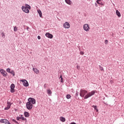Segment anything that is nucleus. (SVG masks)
Segmentation results:
<instances>
[{
    "mask_svg": "<svg viewBox=\"0 0 124 124\" xmlns=\"http://www.w3.org/2000/svg\"><path fill=\"white\" fill-rule=\"evenodd\" d=\"M95 91H92L88 93V91L83 89H81L79 92V95L81 97H84V99H87L91 96L94 95Z\"/></svg>",
    "mask_w": 124,
    "mask_h": 124,
    "instance_id": "f257e3e1",
    "label": "nucleus"
},
{
    "mask_svg": "<svg viewBox=\"0 0 124 124\" xmlns=\"http://www.w3.org/2000/svg\"><path fill=\"white\" fill-rule=\"evenodd\" d=\"M31 7L30 5L26 4L25 6H23L22 7V9L24 12H25V13H29L30 9Z\"/></svg>",
    "mask_w": 124,
    "mask_h": 124,
    "instance_id": "f03ea898",
    "label": "nucleus"
},
{
    "mask_svg": "<svg viewBox=\"0 0 124 124\" xmlns=\"http://www.w3.org/2000/svg\"><path fill=\"white\" fill-rule=\"evenodd\" d=\"M83 29L85 31L89 32L90 30V27L88 24H85L83 26Z\"/></svg>",
    "mask_w": 124,
    "mask_h": 124,
    "instance_id": "7ed1b4c3",
    "label": "nucleus"
},
{
    "mask_svg": "<svg viewBox=\"0 0 124 124\" xmlns=\"http://www.w3.org/2000/svg\"><path fill=\"white\" fill-rule=\"evenodd\" d=\"M28 101V102L30 103L32 105H35L36 104V100L33 98H29Z\"/></svg>",
    "mask_w": 124,
    "mask_h": 124,
    "instance_id": "20e7f679",
    "label": "nucleus"
},
{
    "mask_svg": "<svg viewBox=\"0 0 124 124\" xmlns=\"http://www.w3.org/2000/svg\"><path fill=\"white\" fill-rule=\"evenodd\" d=\"M26 107L28 110H31L33 107V105L31 103L28 102L26 104Z\"/></svg>",
    "mask_w": 124,
    "mask_h": 124,
    "instance_id": "39448f33",
    "label": "nucleus"
},
{
    "mask_svg": "<svg viewBox=\"0 0 124 124\" xmlns=\"http://www.w3.org/2000/svg\"><path fill=\"white\" fill-rule=\"evenodd\" d=\"M20 81L23 83V85L24 86H25V87H28L29 86V83H28V81L26 80H25V79L21 80Z\"/></svg>",
    "mask_w": 124,
    "mask_h": 124,
    "instance_id": "423d86ee",
    "label": "nucleus"
},
{
    "mask_svg": "<svg viewBox=\"0 0 124 124\" xmlns=\"http://www.w3.org/2000/svg\"><path fill=\"white\" fill-rule=\"evenodd\" d=\"M15 85L14 84H12L11 85V86H10V89H11V93H14L15 92Z\"/></svg>",
    "mask_w": 124,
    "mask_h": 124,
    "instance_id": "0eeeda50",
    "label": "nucleus"
},
{
    "mask_svg": "<svg viewBox=\"0 0 124 124\" xmlns=\"http://www.w3.org/2000/svg\"><path fill=\"white\" fill-rule=\"evenodd\" d=\"M16 119L17 121H20V120H22V121H27V119L26 118H25L24 117H23L22 115H21L20 117H17Z\"/></svg>",
    "mask_w": 124,
    "mask_h": 124,
    "instance_id": "6e6552de",
    "label": "nucleus"
},
{
    "mask_svg": "<svg viewBox=\"0 0 124 124\" xmlns=\"http://www.w3.org/2000/svg\"><path fill=\"white\" fill-rule=\"evenodd\" d=\"M0 72L4 77H6L7 76V73L4 70L0 69Z\"/></svg>",
    "mask_w": 124,
    "mask_h": 124,
    "instance_id": "1a4fd4ad",
    "label": "nucleus"
},
{
    "mask_svg": "<svg viewBox=\"0 0 124 124\" xmlns=\"http://www.w3.org/2000/svg\"><path fill=\"white\" fill-rule=\"evenodd\" d=\"M63 27L65 29H69L70 24L68 22H66L63 24Z\"/></svg>",
    "mask_w": 124,
    "mask_h": 124,
    "instance_id": "9d476101",
    "label": "nucleus"
},
{
    "mask_svg": "<svg viewBox=\"0 0 124 124\" xmlns=\"http://www.w3.org/2000/svg\"><path fill=\"white\" fill-rule=\"evenodd\" d=\"M11 105H12L11 103L8 101L7 102V107L5 108L4 110H7L9 109H10Z\"/></svg>",
    "mask_w": 124,
    "mask_h": 124,
    "instance_id": "9b49d317",
    "label": "nucleus"
},
{
    "mask_svg": "<svg viewBox=\"0 0 124 124\" xmlns=\"http://www.w3.org/2000/svg\"><path fill=\"white\" fill-rule=\"evenodd\" d=\"M46 36L49 39H52L53 38V35L52 34L49 33V32H47L46 34Z\"/></svg>",
    "mask_w": 124,
    "mask_h": 124,
    "instance_id": "f8f14e48",
    "label": "nucleus"
},
{
    "mask_svg": "<svg viewBox=\"0 0 124 124\" xmlns=\"http://www.w3.org/2000/svg\"><path fill=\"white\" fill-rule=\"evenodd\" d=\"M33 71L34 72L35 74L37 75L39 74V71L37 68H33Z\"/></svg>",
    "mask_w": 124,
    "mask_h": 124,
    "instance_id": "ddd939ff",
    "label": "nucleus"
},
{
    "mask_svg": "<svg viewBox=\"0 0 124 124\" xmlns=\"http://www.w3.org/2000/svg\"><path fill=\"white\" fill-rule=\"evenodd\" d=\"M8 121L7 120H6V119H1V120H0V123H4L5 124H6V123Z\"/></svg>",
    "mask_w": 124,
    "mask_h": 124,
    "instance_id": "4468645a",
    "label": "nucleus"
},
{
    "mask_svg": "<svg viewBox=\"0 0 124 124\" xmlns=\"http://www.w3.org/2000/svg\"><path fill=\"white\" fill-rule=\"evenodd\" d=\"M65 1L67 4H69V5H71L72 3L71 0H65Z\"/></svg>",
    "mask_w": 124,
    "mask_h": 124,
    "instance_id": "2eb2a0df",
    "label": "nucleus"
},
{
    "mask_svg": "<svg viewBox=\"0 0 124 124\" xmlns=\"http://www.w3.org/2000/svg\"><path fill=\"white\" fill-rule=\"evenodd\" d=\"M47 93L49 95V96H50L52 94V92L50 89H47L46 91Z\"/></svg>",
    "mask_w": 124,
    "mask_h": 124,
    "instance_id": "dca6fc26",
    "label": "nucleus"
},
{
    "mask_svg": "<svg viewBox=\"0 0 124 124\" xmlns=\"http://www.w3.org/2000/svg\"><path fill=\"white\" fill-rule=\"evenodd\" d=\"M60 120L62 122H65V118L62 116L60 117Z\"/></svg>",
    "mask_w": 124,
    "mask_h": 124,
    "instance_id": "f3484780",
    "label": "nucleus"
},
{
    "mask_svg": "<svg viewBox=\"0 0 124 124\" xmlns=\"http://www.w3.org/2000/svg\"><path fill=\"white\" fill-rule=\"evenodd\" d=\"M116 13L117 16H118V17H121V15L120 12L118 10H117L116 11Z\"/></svg>",
    "mask_w": 124,
    "mask_h": 124,
    "instance_id": "a211bd4d",
    "label": "nucleus"
},
{
    "mask_svg": "<svg viewBox=\"0 0 124 124\" xmlns=\"http://www.w3.org/2000/svg\"><path fill=\"white\" fill-rule=\"evenodd\" d=\"M24 115L25 117H29L30 116V114L28 112H24Z\"/></svg>",
    "mask_w": 124,
    "mask_h": 124,
    "instance_id": "6ab92c4d",
    "label": "nucleus"
},
{
    "mask_svg": "<svg viewBox=\"0 0 124 124\" xmlns=\"http://www.w3.org/2000/svg\"><path fill=\"white\" fill-rule=\"evenodd\" d=\"M37 11H38V13L39 14L40 17H41V18H42V12L40 10H38Z\"/></svg>",
    "mask_w": 124,
    "mask_h": 124,
    "instance_id": "aec40b11",
    "label": "nucleus"
},
{
    "mask_svg": "<svg viewBox=\"0 0 124 124\" xmlns=\"http://www.w3.org/2000/svg\"><path fill=\"white\" fill-rule=\"evenodd\" d=\"M93 108H94V109L96 110V112H98V109L97 108V107L96 106L93 105Z\"/></svg>",
    "mask_w": 124,
    "mask_h": 124,
    "instance_id": "412c9836",
    "label": "nucleus"
},
{
    "mask_svg": "<svg viewBox=\"0 0 124 124\" xmlns=\"http://www.w3.org/2000/svg\"><path fill=\"white\" fill-rule=\"evenodd\" d=\"M9 73L12 74L14 77L15 76V72L12 70H11Z\"/></svg>",
    "mask_w": 124,
    "mask_h": 124,
    "instance_id": "4be33fe9",
    "label": "nucleus"
},
{
    "mask_svg": "<svg viewBox=\"0 0 124 124\" xmlns=\"http://www.w3.org/2000/svg\"><path fill=\"white\" fill-rule=\"evenodd\" d=\"M66 97L67 99H69L71 97V96L70 94H67Z\"/></svg>",
    "mask_w": 124,
    "mask_h": 124,
    "instance_id": "5701e85b",
    "label": "nucleus"
},
{
    "mask_svg": "<svg viewBox=\"0 0 124 124\" xmlns=\"http://www.w3.org/2000/svg\"><path fill=\"white\" fill-rule=\"evenodd\" d=\"M100 70L101 71H104L103 67L102 66H100Z\"/></svg>",
    "mask_w": 124,
    "mask_h": 124,
    "instance_id": "b1692460",
    "label": "nucleus"
},
{
    "mask_svg": "<svg viewBox=\"0 0 124 124\" xmlns=\"http://www.w3.org/2000/svg\"><path fill=\"white\" fill-rule=\"evenodd\" d=\"M17 31V28L16 26L14 28V31H15V32H16V31Z\"/></svg>",
    "mask_w": 124,
    "mask_h": 124,
    "instance_id": "393cba45",
    "label": "nucleus"
},
{
    "mask_svg": "<svg viewBox=\"0 0 124 124\" xmlns=\"http://www.w3.org/2000/svg\"><path fill=\"white\" fill-rule=\"evenodd\" d=\"M6 71H7V72L10 73V71H11L10 69V68H7V69H6Z\"/></svg>",
    "mask_w": 124,
    "mask_h": 124,
    "instance_id": "a878e982",
    "label": "nucleus"
},
{
    "mask_svg": "<svg viewBox=\"0 0 124 124\" xmlns=\"http://www.w3.org/2000/svg\"><path fill=\"white\" fill-rule=\"evenodd\" d=\"M99 1H101V0H97L96 1V2H97V3H98V4H101V3H100Z\"/></svg>",
    "mask_w": 124,
    "mask_h": 124,
    "instance_id": "bb28decb",
    "label": "nucleus"
},
{
    "mask_svg": "<svg viewBox=\"0 0 124 124\" xmlns=\"http://www.w3.org/2000/svg\"><path fill=\"white\" fill-rule=\"evenodd\" d=\"M84 54V53L83 51L80 52V55H83Z\"/></svg>",
    "mask_w": 124,
    "mask_h": 124,
    "instance_id": "cd10ccee",
    "label": "nucleus"
},
{
    "mask_svg": "<svg viewBox=\"0 0 124 124\" xmlns=\"http://www.w3.org/2000/svg\"><path fill=\"white\" fill-rule=\"evenodd\" d=\"M108 43V40H105V44H106V45H107Z\"/></svg>",
    "mask_w": 124,
    "mask_h": 124,
    "instance_id": "c85d7f7f",
    "label": "nucleus"
},
{
    "mask_svg": "<svg viewBox=\"0 0 124 124\" xmlns=\"http://www.w3.org/2000/svg\"><path fill=\"white\" fill-rule=\"evenodd\" d=\"M2 38H4L5 37V35H4L3 32L2 33Z\"/></svg>",
    "mask_w": 124,
    "mask_h": 124,
    "instance_id": "c756f323",
    "label": "nucleus"
},
{
    "mask_svg": "<svg viewBox=\"0 0 124 124\" xmlns=\"http://www.w3.org/2000/svg\"><path fill=\"white\" fill-rule=\"evenodd\" d=\"M77 69L79 70V69H80L79 66V65H77Z\"/></svg>",
    "mask_w": 124,
    "mask_h": 124,
    "instance_id": "7c9ffc66",
    "label": "nucleus"
},
{
    "mask_svg": "<svg viewBox=\"0 0 124 124\" xmlns=\"http://www.w3.org/2000/svg\"><path fill=\"white\" fill-rule=\"evenodd\" d=\"M5 124H11L8 121Z\"/></svg>",
    "mask_w": 124,
    "mask_h": 124,
    "instance_id": "2f4dec72",
    "label": "nucleus"
},
{
    "mask_svg": "<svg viewBox=\"0 0 124 124\" xmlns=\"http://www.w3.org/2000/svg\"><path fill=\"white\" fill-rule=\"evenodd\" d=\"M41 37L40 36H38V39L40 40Z\"/></svg>",
    "mask_w": 124,
    "mask_h": 124,
    "instance_id": "473e14b6",
    "label": "nucleus"
},
{
    "mask_svg": "<svg viewBox=\"0 0 124 124\" xmlns=\"http://www.w3.org/2000/svg\"><path fill=\"white\" fill-rule=\"evenodd\" d=\"M13 122H15V123H16V120L15 119H13Z\"/></svg>",
    "mask_w": 124,
    "mask_h": 124,
    "instance_id": "72a5a7b5",
    "label": "nucleus"
},
{
    "mask_svg": "<svg viewBox=\"0 0 124 124\" xmlns=\"http://www.w3.org/2000/svg\"><path fill=\"white\" fill-rule=\"evenodd\" d=\"M76 96H78V92H77L76 94Z\"/></svg>",
    "mask_w": 124,
    "mask_h": 124,
    "instance_id": "f704fd0d",
    "label": "nucleus"
},
{
    "mask_svg": "<svg viewBox=\"0 0 124 124\" xmlns=\"http://www.w3.org/2000/svg\"><path fill=\"white\" fill-rule=\"evenodd\" d=\"M61 82H62V83L63 82V78H61Z\"/></svg>",
    "mask_w": 124,
    "mask_h": 124,
    "instance_id": "c9c22d12",
    "label": "nucleus"
},
{
    "mask_svg": "<svg viewBox=\"0 0 124 124\" xmlns=\"http://www.w3.org/2000/svg\"><path fill=\"white\" fill-rule=\"evenodd\" d=\"M95 6H96V7H97L98 5H97V4L96 3H95Z\"/></svg>",
    "mask_w": 124,
    "mask_h": 124,
    "instance_id": "e433bc0d",
    "label": "nucleus"
},
{
    "mask_svg": "<svg viewBox=\"0 0 124 124\" xmlns=\"http://www.w3.org/2000/svg\"><path fill=\"white\" fill-rule=\"evenodd\" d=\"M70 124H76V123L73 122V123H71Z\"/></svg>",
    "mask_w": 124,
    "mask_h": 124,
    "instance_id": "4c0bfd02",
    "label": "nucleus"
},
{
    "mask_svg": "<svg viewBox=\"0 0 124 124\" xmlns=\"http://www.w3.org/2000/svg\"><path fill=\"white\" fill-rule=\"evenodd\" d=\"M60 78H61V79L62 78V75H61Z\"/></svg>",
    "mask_w": 124,
    "mask_h": 124,
    "instance_id": "58836bf2",
    "label": "nucleus"
},
{
    "mask_svg": "<svg viewBox=\"0 0 124 124\" xmlns=\"http://www.w3.org/2000/svg\"><path fill=\"white\" fill-rule=\"evenodd\" d=\"M101 4V5H104V4L102 3H101V4Z\"/></svg>",
    "mask_w": 124,
    "mask_h": 124,
    "instance_id": "ea45409f",
    "label": "nucleus"
}]
</instances>
